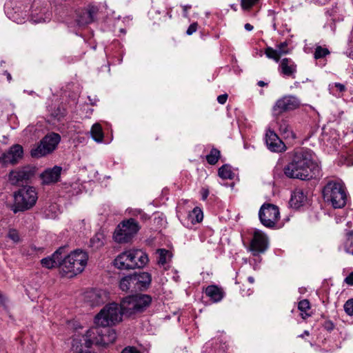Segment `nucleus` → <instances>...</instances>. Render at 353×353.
Here are the masks:
<instances>
[{"instance_id": "obj_1", "label": "nucleus", "mask_w": 353, "mask_h": 353, "mask_svg": "<svg viewBox=\"0 0 353 353\" xmlns=\"http://www.w3.org/2000/svg\"><path fill=\"white\" fill-rule=\"evenodd\" d=\"M285 176H310L321 174L319 164L313 160L311 150L304 148L295 150L293 158L283 168Z\"/></svg>"}, {"instance_id": "obj_2", "label": "nucleus", "mask_w": 353, "mask_h": 353, "mask_svg": "<svg viewBox=\"0 0 353 353\" xmlns=\"http://www.w3.org/2000/svg\"><path fill=\"white\" fill-rule=\"evenodd\" d=\"M29 178H9V183L18 188L13 193L14 202L12 211L16 214L32 209L38 199L36 189L28 185Z\"/></svg>"}, {"instance_id": "obj_3", "label": "nucleus", "mask_w": 353, "mask_h": 353, "mask_svg": "<svg viewBox=\"0 0 353 353\" xmlns=\"http://www.w3.org/2000/svg\"><path fill=\"white\" fill-rule=\"evenodd\" d=\"M325 202L331 204L334 209L343 208L347 201V192L345 183L340 181H330L322 190Z\"/></svg>"}, {"instance_id": "obj_4", "label": "nucleus", "mask_w": 353, "mask_h": 353, "mask_svg": "<svg viewBox=\"0 0 353 353\" xmlns=\"http://www.w3.org/2000/svg\"><path fill=\"white\" fill-rule=\"evenodd\" d=\"M88 259V254L80 250L72 252L63 259L61 256V273L72 277L84 270Z\"/></svg>"}, {"instance_id": "obj_5", "label": "nucleus", "mask_w": 353, "mask_h": 353, "mask_svg": "<svg viewBox=\"0 0 353 353\" xmlns=\"http://www.w3.org/2000/svg\"><path fill=\"white\" fill-rule=\"evenodd\" d=\"M148 262V255L141 250H131L120 254L114 259L115 267L120 270L141 268Z\"/></svg>"}, {"instance_id": "obj_6", "label": "nucleus", "mask_w": 353, "mask_h": 353, "mask_svg": "<svg viewBox=\"0 0 353 353\" xmlns=\"http://www.w3.org/2000/svg\"><path fill=\"white\" fill-rule=\"evenodd\" d=\"M152 298L148 294H138L128 296L121 301V310L128 316L143 312L149 307Z\"/></svg>"}, {"instance_id": "obj_7", "label": "nucleus", "mask_w": 353, "mask_h": 353, "mask_svg": "<svg viewBox=\"0 0 353 353\" xmlns=\"http://www.w3.org/2000/svg\"><path fill=\"white\" fill-rule=\"evenodd\" d=\"M61 141V136L58 133L51 132L46 134L38 143L34 145L30 150V155L34 158H39L53 152Z\"/></svg>"}, {"instance_id": "obj_8", "label": "nucleus", "mask_w": 353, "mask_h": 353, "mask_svg": "<svg viewBox=\"0 0 353 353\" xmlns=\"http://www.w3.org/2000/svg\"><path fill=\"white\" fill-rule=\"evenodd\" d=\"M140 230L137 221L134 218L123 221L117 227L114 233V239L118 243H127Z\"/></svg>"}, {"instance_id": "obj_9", "label": "nucleus", "mask_w": 353, "mask_h": 353, "mask_svg": "<svg viewBox=\"0 0 353 353\" xmlns=\"http://www.w3.org/2000/svg\"><path fill=\"white\" fill-rule=\"evenodd\" d=\"M259 218L263 225L274 228L280 219L279 207L272 203H263L259 211Z\"/></svg>"}, {"instance_id": "obj_10", "label": "nucleus", "mask_w": 353, "mask_h": 353, "mask_svg": "<svg viewBox=\"0 0 353 353\" xmlns=\"http://www.w3.org/2000/svg\"><path fill=\"white\" fill-rule=\"evenodd\" d=\"M62 168L61 166L55 165L52 168H47L41 173H38V168L33 165H26L21 168L17 172L16 176H34L38 175L39 176H60L62 172ZM14 172L10 171L8 176H14Z\"/></svg>"}, {"instance_id": "obj_11", "label": "nucleus", "mask_w": 353, "mask_h": 353, "mask_svg": "<svg viewBox=\"0 0 353 353\" xmlns=\"http://www.w3.org/2000/svg\"><path fill=\"white\" fill-rule=\"evenodd\" d=\"M301 105L300 101L295 97L288 95L284 96L276 101L273 107V114L279 116L284 112L294 110Z\"/></svg>"}, {"instance_id": "obj_12", "label": "nucleus", "mask_w": 353, "mask_h": 353, "mask_svg": "<svg viewBox=\"0 0 353 353\" xmlns=\"http://www.w3.org/2000/svg\"><path fill=\"white\" fill-rule=\"evenodd\" d=\"M23 157V149L19 144H14L0 157V164L15 165Z\"/></svg>"}, {"instance_id": "obj_13", "label": "nucleus", "mask_w": 353, "mask_h": 353, "mask_svg": "<svg viewBox=\"0 0 353 353\" xmlns=\"http://www.w3.org/2000/svg\"><path fill=\"white\" fill-rule=\"evenodd\" d=\"M268 245V243L266 236L261 231L255 230L249 248L253 255L264 252L267 250Z\"/></svg>"}, {"instance_id": "obj_14", "label": "nucleus", "mask_w": 353, "mask_h": 353, "mask_svg": "<svg viewBox=\"0 0 353 353\" xmlns=\"http://www.w3.org/2000/svg\"><path fill=\"white\" fill-rule=\"evenodd\" d=\"M265 141L268 148L272 152H282L287 149L285 143L273 130H269L267 131Z\"/></svg>"}, {"instance_id": "obj_15", "label": "nucleus", "mask_w": 353, "mask_h": 353, "mask_svg": "<svg viewBox=\"0 0 353 353\" xmlns=\"http://www.w3.org/2000/svg\"><path fill=\"white\" fill-rule=\"evenodd\" d=\"M84 299L90 306L95 307L104 303L107 299L105 291L101 290H91L85 293Z\"/></svg>"}, {"instance_id": "obj_16", "label": "nucleus", "mask_w": 353, "mask_h": 353, "mask_svg": "<svg viewBox=\"0 0 353 353\" xmlns=\"http://www.w3.org/2000/svg\"><path fill=\"white\" fill-rule=\"evenodd\" d=\"M63 250V248H60L55 251L51 256L41 259V263L42 266L48 269H52L59 266L61 269V254Z\"/></svg>"}, {"instance_id": "obj_17", "label": "nucleus", "mask_w": 353, "mask_h": 353, "mask_svg": "<svg viewBox=\"0 0 353 353\" xmlns=\"http://www.w3.org/2000/svg\"><path fill=\"white\" fill-rule=\"evenodd\" d=\"M307 200V196L303 190L297 189L292 192L289 204L291 208L298 210L306 203Z\"/></svg>"}, {"instance_id": "obj_18", "label": "nucleus", "mask_w": 353, "mask_h": 353, "mask_svg": "<svg viewBox=\"0 0 353 353\" xmlns=\"http://www.w3.org/2000/svg\"><path fill=\"white\" fill-rule=\"evenodd\" d=\"M205 293L214 303L221 301L225 294L223 289L215 285H208L205 289Z\"/></svg>"}, {"instance_id": "obj_19", "label": "nucleus", "mask_w": 353, "mask_h": 353, "mask_svg": "<svg viewBox=\"0 0 353 353\" xmlns=\"http://www.w3.org/2000/svg\"><path fill=\"white\" fill-rule=\"evenodd\" d=\"M120 289L122 291H137L140 289V287H137L136 280L134 278L133 274H130L122 278L119 283Z\"/></svg>"}, {"instance_id": "obj_20", "label": "nucleus", "mask_w": 353, "mask_h": 353, "mask_svg": "<svg viewBox=\"0 0 353 353\" xmlns=\"http://www.w3.org/2000/svg\"><path fill=\"white\" fill-rule=\"evenodd\" d=\"M277 124L279 125V130L281 134L285 139H288V138L295 139L296 138V135L293 132V130L289 124L288 120L284 119L278 120Z\"/></svg>"}, {"instance_id": "obj_21", "label": "nucleus", "mask_w": 353, "mask_h": 353, "mask_svg": "<svg viewBox=\"0 0 353 353\" xmlns=\"http://www.w3.org/2000/svg\"><path fill=\"white\" fill-rule=\"evenodd\" d=\"M281 72L286 76H292L296 72V65L288 58H284L280 63Z\"/></svg>"}, {"instance_id": "obj_22", "label": "nucleus", "mask_w": 353, "mask_h": 353, "mask_svg": "<svg viewBox=\"0 0 353 353\" xmlns=\"http://www.w3.org/2000/svg\"><path fill=\"white\" fill-rule=\"evenodd\" d=\"M133 276L136 280L137 287H140L138 290L146 289L151 283V275L148 272L134 273Z\"/></svg>"}, {"instance_id": "obj_23", "label": "nucleus", "mask_w": 353, "mask_h": 353, "mask_svg": "<svg viewBox=\"0 0 353 353\" xmlns=\"http://www.w3.org/2000/svg\"><path fill=\"white\" fill-rule=\"evenodd\" d=\"M90 133L93 139L97 142H101L103 139V132L99 123H95L92 125Z\"/></svg>"}, {"instance_id": "obj_24", "label": "nucleus", "mask_w": 353, "mask_h": 353, "mask_svg": "<svg viewBox=\"0 0 353 353\" xmlns=\"http://www.w3.org/2000/svg\"><path fill=\"white\" fill-rule=\"evenodd\" d=\"M343 247L347 253L353 254V230L346 232Z\"/></svg>"}, {"instance_id": "obj_25", "label": "nucleus", "mask_w": 353, "mask_h": 353, "mask_svg": "<svg viewBox=\"0 0 353 353\" xmlns=\"http://www.w3.org/2000/svg\"><path fill=\"white\" fill-rule=\"evenodd\" d=\"M221 157V152L215 148L211 149L210 153L206 155L205 159L210 165H215Z\"/></svg>"}, {"instance_id": "obj_26", "label": "nucleus", "mask_w": 353, "mask_h": 353, "mask_svg": "<svg viewBox=\"0 0 353 353\" xmlns=\"http://www.w3.org/2000/svg\"><path fill=\"white\" fill-rule=\"evenodd\" d=\"M265 53L266 56L268 58L272 59H274L276 61H279V60L280 59L281 56L282 54H285L288 53V51L277 50L273 49L271 47H268L265 49Z\"/></svg>"}, {"instance_id": "obj_27", "label": "nucleus", "mask_w": 353, "mask_h": 353, "mask_svg": "<svg viewBox=\"0 0 353 353\" xmlns=\"http://www.w3.org/2000/svg\"><path fill=\"white\" fill-rule=\"evenodd\" d=\"M235 170H232L231 165L225 164L222 165L218 170L219 176H235L238 174Z\"/></svg>"}, {"instance_id": "obj_28", "label": "nucleus", "mask_w": 353, "mask_h": 353, "mask_svg": "<svg viewBox=\"0 0 353 353\" xmlns=\"http://www.w3.org/2000/svg\"><path fill=\"white\" fill-rule=\"evenodd\" d=\"M190 217L192 223H199L203 220V214L201 208L196 207L190 214Z\"/></svg>"}, {"instance_id": "obj_29", "label": "nucleus", "mask_w": 353, "mask_h": 353, "mask_svg": "<svg viewBox=\"0 0 353 353\" xmlns=\"http://www.w3.org/2000/svg\"><path fill=\"white\" fill-rule=\"evenodd\" d=\"M159 254L157 263L159 265H163L167 263V257L170 254V252L165 249H159L157 250Z\"/></svg>"}, {"instance_id": "obj_30", "label": "nucleus", "mask_w": 353, "mask_h": 353, "mask_svg": "<svg viewBox=\"0 0 353 353\" xmlns=\"http://www.w3.org/2000/svg\"><path fill=\"white\" fill-rule=\"evenodd\" d=\"M7 237L14 243H18L21 240L19 232L14 228L9 229Z\"/></svg>"}, {"instance_id": "obj_31", "label": "nucleus", "mask_w": 353, "mask_h": 353, "mask_svg": "<svg viewBox=\"0 0 353 353\" xmlns=\"http://www.w3.org/2000/svg\"><path fill=\"white\" fill-rule=\"evenodd\" d=\"M330 54V51L327 48H323L321 46H317L314 52V58L316 59H321L325 57L326 55Z\"/></svg>"}, {"instance_id": "obj_32", "label": "nucleus", "mask_w": 353, "mask_h": 353, "mask_svg": "<svg viewBox=\"0 0 353 353\" xmlns=\"http://www.w3.org/2000/svg\"><path fill=\"white\" fill-rule=\"evenodd\" d=\"M87 14V19H88V21H94V17L97 14L99 10L97 7L94 6H89L88 9L85 10Z\"/></svg>"}, {"instance_id": "obj_33", "label": "nucleus", "mask_w": 353, "mask_h": 353, "mask_svg": "<svg viewBox=\"0 0 353 353\" xmlns=\"http://www.w3.org/2000/svg\"><path fill=\"white\" fill-rule=\"evenodd\" d=\"M102 239L103 236L101 234H97L90 239L91 245L97 248L101 247L103 245Z\"/></svg>"}, {"instance_id": "obj_34", "label": "nucleus", "mask_w": 353, "mask_h": 353, "mask_svg": "<svg viewBox=\"0 0 353 353\" xmlns=\"http://www.w3.org/2000/svg\"><path fill=\"white\" fill-rule=\"evenodd\" d=\"M87 19V14L85 11H82L81 14L79 15L78 19H77V23L79 26H84L89 23H91L92 21H88Z\"/></svg>"}, {"instance_id": "obj_35", "label": "nucleus", "mask_w": 353, "mask_h": 353, "mask_svg": "<svg viewBox=\"0 0 353 353\" xmlns=\"http://www.w3.org/2000/svg\"><path fill=\"white\" fill-rule=\"evenodd\" d=\"M344 310L350 316H353V299L347 300L344 304Z\"/></svg>"}, {"instance_id": "obj_36", "label": "nucleus", "mask_w": 353, "mask_h": 353, "mask_svg": "<svg viewBox=\"0 0 353 353\" xmlns=\"http://www.w3.org/2000/svg\"><path fill=\"white\" fill-rule=\"evenodd\" d=\"M298 308L301 312H306L310 308V302L307 299H303L299 301Z\"/></svg>"}, {"instance_id": "obj_37", "label": "nucleus", "mask_w": 353, "mask_h": 353, "mask_svg": "<svg viewBox=\"0 0 353 353\" xmlns=\"http://www.w3.org/2000/svg\"><path fill=\"white\" fill-rule=\"evenodd\" d=\"M198 28V23L196 22L192 23L188 28L186 33L188 35L192 34L195 32Z\"/></svg>"}, {"instance_id": "obj_38", "label": "nucleus", "mask_w": 353, "mask_h": 353, "mask_svg": "<svg viewBox=\"0 0 353 353\" xmlns=\"http://www.w3.org/2000/svg\"><path fill=\"white\" fill-rule=\"evenodd\" d=\"M259 0H244V10H249Z\"/></svg>"}, {"instance_id": "obj_39", "label": "nucleus", "mask_w": 353, "mask_h": 353, "mask_svg": "<svg viewBox=\"0 0 353 353\" xmlns=\"http://www.w3.org/2000/svg\"><path fill=\"white\" fill-rule=\"evenodd\" d=\"M121 353H141V352L140 351H139L134 347L128 346V347L124 348L122 350Z\"/></svg>"}, {"instance_id": "obj_40", "label": "nucleus", "mask_w": 353, "mask_h": 353, "mask_svg": "<svg viewBox=\"0 0 353 353\" xmlns=\"http://www.w3.org/2000/svg\"><path fill=\"white\" fill-rule=\"evenodd\" d=\"M43 181L42 182L43 184H52V183H56L59 181V178H43Z\"/></svg>"}, {"instance_id": "obj_41", "label": "nucleus", "mask_w": 353, "mask_h": 353, "mask_svg": "<svg viewBox=\"0 0 353 353\" xmlns=\"http://www.w3.org/2000/svg\"><path fill=\"white\" fill-rule=\"evenodd\" d=\"M136 212H137L139 214V219L143 221H147L148 219H150V216L144 213L143 212H142L141 210H136Z\"/></svg>"}, {"instance_id": "obj_42", "label": "nucleus", "mask_w": 353, "mask_h": 353, "mask_svg": "<svg viewBox=\"0 0 353 353\" xmlns=\"http://www.w3.org/2000/svg\"><path fill=\"white\" fill-rule=\"evenodd\" d=\"M228 97V96L227 94H221L217 97V101L220 104L223 105L226 103Z\"/></svg>"}, {"instance_id": "obj_43", "label": "nucleus", "mask_w": 353, "mask_h": 353, "mask_svg": "<svg viewBox=\"0 0 353 353\" xmlns=\"http://www.w3.org/2000/svg\"><path fill=\"white\" fill-rule=\"evenodd\" d=\"M334 325L332 321H327L325 322L324 327L325 330H327L328 331H331L334 329Z\"/></svg>"}, {"instance_id": "obj_44", "label": "nucleus", "mask_w": 353, "mask_h": 353, "mask_svg": "<svg viewBox=\"0 0 353 353\" xmlns=\"http://www.w3.org/2000/svg\"><path fill=\"white\" fill-rule=\"evenodd\" d=\"M345 282L350 285H353V272H351L345 279Z\"/></svg>"}, {"instance_id": "obj_45", "label": "nucleus", "mask_w": 353, "mask_h": 353, "mask_svg": "<svg viewBox=\"0 0 353 353\" xmlns=\"http://www.w3.org/2000/svg\"><path fill=\"white\" fill-rule=\"evenodd\" d=\"M201 193L202 199L205 200L209 195V190L206 188H202Z\"/></svg>"}, {"instance_id": "obj_46", "label": "nucleus", "mask_w": 353, "mask_h": 353, "mask_svg": "<svg viewBox=\"0 0 353 353\" xmlns=\"http://www.w3.org/2000/svg\"><path fill=\"white\" fill-rule=\"evenodd\" d=\"M334 86L340 91V92H345L346 90V88L343 84H341L340 83H335Z\"/></svg>"}, {"instance_id": "obj_47", "label": "nucleus", "mask_w": 353, "mask_h": 353, "mask_svg": "<svg viewBox=\"0 0 353 353\" xmlns=\"http://www.w3.org/2000/svg\"><path fill=\"white\" fill-rule=\"evenodd\" d=\"M287 46H288V44L286 42H283L281 43H280V45L279 46V49L277 50H281V51H288V50H286L287 48Z\"/></svg>"}, {"instance_id": "obj_48", "label": "nucleus", "mask_w": 353, "mask_h": 353, "mask_svg": "<svg viewBox=\"0 0 353 353\" xmlns=\"http://www.w3.org/2000/svg\"><path fill=\"white\" fill-rule=\"evenodd\" d=\"M191 8V6H189V5H186V6H183V16L185 17H188V10L189 9Z\"/></svg>"}, {"instance_id": "obj_49", "label": "nucleus", "mask_w": 353, "mask_h": 353, "mask_svg": "<svg viewBox=\"0 0 353 353\" xmlns=\"http://www.w3.org/2000/svg\"><path fill=\"white\" fill-rule=\"evenodd\" d=\"M244 28H245V30H247L248 31H251L253 30V26L251 25L250 23H246L244 25Z\"/></svg>"}, {"instance_id": "obj_50", "label": "nucleus", "mask_w": 353, "mask_h": 353, "mask_svg": "<svg viewBox=\"0 0 353 353\" xmlns=\"http://www.w3.org/2000/svg\"><path fill=\"white\" fill-rule=\"evenodd\" d=\"M3 74L6 76V78H7L8 81L9 82H10L11 80H12V76H11L10 73L8 72L7 70H6V71H4Z\"/></svg>"}, {"instance_id": "obj_51", "label": "nucleus", "mask_w": 353, "mask_h": 353, "mask_svg": "<svg viewBox=\"0 0 353 353\" xmlns=\"http://www.w3.org/2000/svg\"><path fill=\"white\" fill-rule=\"evenodd\" d=\"M257 84H258V85H259V86H261V87H263V86H265V85H267V83H265V82H264V81H259L258 82V83H257Z\"/></svg>"}, {"instance_id": "obj_52", "label": "nucleus", "mask_w": 353, "mask_h": 353, "mask_svg": "<svg viewBox=\"0 0 353 353\" xmlns=\"http://www.w3.org/2000/svg\"><path fill=\"white\" fill-rule=\"evenodd\" d=\"M132 215L136 216V217H139V214L137 212H136V210H134L133 212H132Z\"/></svg>"}, {"instance_id": "obj_53", "label": "nucleus", "mask_w": 353, "mask_h": 353, "mask_svg": "<svg viewBox=\"0 0 353 353\" xmlns=\"http://www.w3.org/2000/svg\"><path fill=\"white\" fill-rule=\"evenodd\" d=\"M248 281H249L250 283H253L254 281V279L253 277L250 276V277H248Z\"/></svg>"}, {"instance_id": "obj_54", "label": "nucleus", "mask_w": 353, "mask_h": 353, "mask_svg": "<svg viewBox=\"0 0 353 353\" xmlns=\"http://www.w3.org/2000/svg\"><path fill=\"white\" fill-rule=\"evenodd\" d=\"M3 295L1 294V293L0 292V302H2V301H3Z\"/></svg>"}, {"instance_id": "obj_55", "label": "nucleus", "mask_w": 353, "mask_h": 353, "mask_svg": "<svg viewBox=\"0 0 353 353\" xmlns=\"http://www.w3.org/2000/svg\"><path fill=\"white\" fill-rule=\"evenodd\" d=\"M304 335H309V332L308 331H305L304 332Z\"/></svg>"}, {"instance_id": "obj_56", "label": "nucleus", "mask_w": 353, "mask_h": 353, "mask_svg": "<svg viewBox=\"0 0 353 353\" xmlns=\"http://www.w3.org/2000/svg\"><path fill=\"white\" fill-rule=\"evenodd\" d=\"M231 8H233L234 10H236V8L234 7V5H231Z\"/></svg>"}, {"instance_id": "obj_57", "label": "nucleus", "mask_w": 353, "mask_h": 353, "mask_svg": "<svg viewBox=\"0 0 353 353\" xmlns=\"http://www.w3.org/2000/svg\"><path fill=\"white\" fill-rule=\"evenodd\" d=\"M241 6L243 8V0H241Z\"/></svg>"}, {"instance_id": "obj_58", "label": "nucleus", "mask_w": 353, "mask_h": 353, "mask_svg": "<svg viewBox=\"0 0 353 353\" xmlns=\"http://www.w3.org/2000/svg\"><path fill=\"white\" fill-rule=\"evenodd\" d=\"M300 179H302V180H305L306 179V178H300Z\"/></svg>"}]
</instances>
